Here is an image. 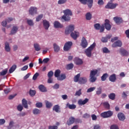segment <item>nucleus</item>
<instances>
[{"label":"nucleus","instance_id":"22","mask_svg":"<svg viewBox=\"0 0 129 129\" xmlns=\"http://www.w3.org/2000/svg\"><path fill=\"white\" fill-rule=\"evenodd\" d=\"M75 62L76 65H82L83 61L79 58H75Z\"/></svg>","mask_w":129,"mask_h":129},{"label":"nucleus","instance_id":"44","mask_svg":"<svg viewBox=\"0 0 129 129\" xmlns=\"http://www.w3.org/2000/svg\"><path fill=\"white\" fill-rule=\"evenodd\" d=\"M90 82L93 83V82H95V81H96V79H97V78L95 77L92 76H90Z\"/></svg>","mask_w":129,"mask_h":129},{"label":"nucleus","instance_id":"49","mask_svg":"<svg viewBox=\"0 0 129 129\" xmlns=\"http://www.w3.org/2000/svg\"><path fill=\"white\" fill-rule=\"evenodd\" d=\"M42 18H43V14H40V15H38V17H37L36 18V21L40 22V21H41V20H42Z\"/></svg>","mask_w":129,"mask_h":129},{"label":"nucleus","instance_id":"25","mask_svg":"<svg viewBox=\"0 0 129 129\" xmlns=\"http://www.w3.org/2000/svg\"><path fill=\"white\" fill-rule=\"evenodd\" d=\"M87 4L88 6L89 9H91L92 6H93V0H86Z\"/></svg>","mask_w":129,"mask_h":129},{"label":"nucleus","instance_id":"46","mask_svg":"<svg viewBox=\"0 0 129 129\" xmlns=\"http://www.w3.org/2000/svg\"><path fill=\"white\" fill-rule=\"evenodd\" d=\"M95 89H96V87H91V88L88 89L87 92V93L92 92V91H94V90H95Z\"/></svg>","mask_w":129,"mask_h":129},{"label":"nucleus","instance_id":"37","mask_svg":"<svg viewBox=\"0 0 129 129\" xmlns=\"http://www.w3.org/2000/svg\"><path fill=\"white\" fill-rule=\"evenodd\" d=\"M33 113L35 115L40 114L41 113V110L39 109L35 108L33 110Z\"/></svg>","mask_w":129,"mask_h":129},{"label":"nucleus","instance_id":"58","mask_svg":"<svg viewBox=\"0 0 129 129\" xmlns=\"http://www.w3.org/2000/svg\"><path fill=\"white\" fill-rule=\"evenodd\" d=\"M110 129H119L118 128V126L115 124H113L111 125V126L110 127Z\"/></svg>","mask_w":129,"mask_h":129},{"label":"nucleus","instance_id":"41","mask_svg":"<svg viewBox=\"0 0 129 129\" xmlns=\"http://www.w3.org/2000/svg\"><path fill=\"white\" fill-rule=\"evenodd\" d=\"M97 95H100L101 93H102V89L101 87H99L97 89V91L96 92Z\"/></svg>","mask_w":129,"mask_h":129},{"label":"nucleus","instance_id":"42","mask_svg":"<svg viewBox=\"0 0 129 129\" xmlns=\"http://www.w3.org/2000/svg\"><path fill=\"white\" fill-rule=\"evenodd\" d=\"M98 72V71L97 70H96L95 71H91L90 72V76H94L95 77L96 74H97Z\"/></svg>","mask_w":129,"mask_h":129},{"label":"nucleus","instance_id":"20","mask_svg":"<svg viewBox=\"0 0 129 129\" xmlns=\"http://www.w3.org/2000/svg\"><path fill=\"white\" fill-rule=\"evenodd\" d=\"M52 110L55 111V112H57L58 113L61 112L60 106H59V105H55L52 108Z\"/></svg>","mask_w":129,"mask_h":129},{"label":"nucleus","instance_id":"3","mask_svg":"<svg viewBox=\"0 0 129 129\" xmlns=\"http://www.w3.org/2000/svg\"><path fill=\"white\" fill-rule=\"evenodd\" d=\"M95 47V43H93L92 45H91L90 46H89L88 48H87L85 50V53L86 56H87V57H89V58H90V57L92 56V50L94 49Z\"/></svg>","mask_w":129,"mask_h":129},{"label":"nucleus","instance_id":"31","mask_svg":"<svg viewBox=\"0 0 129 129\" xmlns=\"http://www.w3.org/2000/svg\"><path fill=\"white\" fill-rule=\"evenodd\" d=\"M103 106L106 109H110V105L108 102H105L103 103Z\"/></svg>","mask_w":129,"mask_h":129},{"label":"nucleus","instance_id":"21","mask_svg":"<svg viewBox=\"0 0 129 129\" xmlns=\"http://www.w3.org/2000/svg\"><path fill=\"white\" fill-rule=\"evenodd\" d=\"M18 30H19V28H18V27L16 26H13L11 31L10 35H15V34H16L17 32H18Z\"/></svg>","mask_w":129,"mask_h":129},{"label":"nucleus","instance_id":"8","mask_svg":"<svg viewBox=\"0 0 129 129\" xmlns=\"http://www.w3.org/2000/svg\"><path fill=\"white\" fill-rule=\"evenodd\" d=\"M37 9L36 7H31L29 10V15H31V16L36 15V14H37Z\"/></svg>","mask_w":129,"mask_h":129},{"label":"nucleus","instance_id":"39","mask_svg":"<svg viewBox=\"0 0 129 129\" xmlns=\"http://www.w3.org/2000/svg\"><path fill=\"white\" fill-rule=\"evenodd\" d=\"M67 105H68L69 108L70 109H75V108H76V105L75 104H69V103H68L67 104Z\"/></svg>","mask_w":129,"mask_h":129},{"label":"nucleus","instance_id":"45","mask_svg":"<svg viewBox=\"0 0 129 129\" xmlns=\"http://www.w3.org/2000/svg\"><path fill=\"white\" fill-rule=\"evenodd\" d=\"M15 122L13 121H11L9 123V126L7 127V129H12L14 126Z\"/></svg>","mask_w":129,"mask_h":129},{"label":"nucleus","instance_id":"64","mask_svg":"<svg viewBox=\"0 0 129 129\" xmlns=\"http://www.w3.org/2000/svg\"><path fill=\"white\" fill-rule=\"evenodd\" d=\"M101 127L99 124H96L94 125V129H100Z\"/></svg>","mask_w":129,"mask_h":129},{"label":"nucleus","instance_id":"5","mask_svg":"<svg viewBox=\"0 0 129 129\" xmlns=\"http://www.w3.org/2000/svg\"><path fill=\"white\" fill-rule=\"evenodd\" d=\"M118 6L117 3L113 4V3H108L105 7V9H109L110 10H113Z\"/></svg>","mask_w":129,"mask_h":129},{"label":"nucleus","instance_id":"11","mask_svg":"<svg viewBox=\"0 0 129 129\" xmlns=\"http://www.w3.org/2000/svg\"><path fill=\"white\" fill-rule=\"evenodd\" d=\"M75 122V118L73 116H71L69 118V120L67 122L68 125H71Z\"/></svg>","mask_w":129,"mask_h":129},{"label":"nucleus","instance_id":"35","mask_svg":"<svg viewBox=\"0 0 129 129\" xmlns=\"http://www.w3.org/2000/svg\"><path fill=\"white\" fill-rule=\"evenodd\" d=\"M108 77V74L107 73L104 74L101 77V79L102 81H105L106 80V78Z\"/></svg>","mask_w":129,"mask_h":129},{"label":"nucleus","instance_id":"52","mask_svg":"<svg viewBox=\"0 0 129 129\" xmlns=\"http://www.w3.org/2000/svg\"><path fill=\"white\" fill-rule=\"evenodd\" d=\"M23 109H24V107H23V106H22V105L19 104L18 105L17 110H18V111H22Z\"/></svg>","mask_w":129,"mask_h":129},{"label":"nucleus","instance_id":"38","mask_svg":"<svg viewBox=\"0 0 129 129\" xmlns=\"http://www.w3.org/2000/svg\"><path fill=\"white\" fill-rule=\"evenodd\" d=\"M108 97L109 99H111V100H114V99H115V94L113 93H110L108 95Z\"/></svg>","mask_w":129,"mask_h":129},{"label":"nucleus","instance_id":"26","mask_svg":"<svg viewBox=\"0 0 129 129\" xmlns=\"http://www.w3.org/2000/svg\"><path fill=\"white\" fill-rule=\"evenodd\" d=\"M57 79L59 81H62L64 79H66V75L62 74L60 76H59Z\"/></svg>","mask_w":129,"mask_h":129},{"label":"nucleus","instance_id":"62","mask_svg":"<svg viewBox=\"0 0 129 129\" xmlns=\"http://www.w3.org/2000/svg\"><path fill=\"white\" fill-rule=\"evenodd\" d=\"M5 123L6 120H5V119H0V125H3V124H5Z\"/></svg>","mask_w":129,"mask_h":129},{"label":"nucleus","instance_id":"30","mask_svg":"<svg viewBox=\"0 0 129 129\" xmlns=\"http://www.w3.org/2000/svg\"><path fill=\"white\" fill-rule=\"evenodd\" d=\"M22 105H23L24 108H28V102L25 99H22Z\"/></svg>","mask_w":129,"mask_h":129},{"label":"nucleus","instance_id":"23","mask_svg":"<svg viewBox=\"0 0 129 129\" xmlns=\"http://www.w3.org/2000/svg\"><path fill=\"white\" fill-rule=\"evenodd\" d=\"M38 88L41 92H46L47 89H46V87H45L44 85H40L38 87Z\"/></svg>","mask_w":129,"mask_h":129},{"label":"nucleus","instance_id":"51","mask_svg":"<svg viewBox=\"0 0 129 129\" xmlns=\"http://www.w3.org/2000/svg\"><path fill=\"white\" fill-rule=\"evenodd\" d=\"M27 22L29 26H34V22L32 20H27Z\"/></svg>","mask_w":129,"mask_h":129},{"label":"nucleus","instance_id":"10","mask_svg":"<svg viewBox=\"0 0 129 129\" xmlns=\"http://www.w3.org/2000/svg\"><path fill=\"white\" fill-rule=\"evenodd\" d=\"M53 26L55 29H61V28H63V25L57 21L54 22Z\"/></svg>","mask_w":129,"mask_h":129},{"label":"nucleus","instance_id":"63","mask_svg":"<svg viewBox=\"0 0 129 129\" xmlns=\"http://www.w3.org/2000/svg\"><path fill=\"white\" fill-rule=\"evenodd\" d=\"M101 41H102V42H103V43H106L108 41L107 38L102 37Z\"/></svg>","mask_w":129,"mask_h":129},{"label":"nucleus","instance_id":"34","mask_svg":"<svg viewBox=\"0 0 129 129\" xmlns=\"http://www.w3.org/2000/svg\"><path fill=\"white\" fill-rule=\"evenodd\" d=\"M61 73V71L60 70H56L54 72V76L57 79L58 77L60 76V74Z\"/></svg>","mask_w":129,"mask_h":129},{"label":"nucleus","instance_id":"56","mask_svg":"<svg viewBox=\"0 0 129 129\" xmlns=\"http://www.w3.org/2000/svg\"><path fill=\"white\" fill-rule=\"evenodd\" d=\"M38 76H39V73H36L33 77V78H32L33 80H36L37 78H38Z\"/></svg>","mask_w":129,"mask_h":129},{"label":"nucleus","instance_id":"6","mask_svg":"<svg viewBox=\"0 0 129 129\" xmlns=\"http://www.w3.org/2000/svg\"><path fill=\"white\" fill-rule=\"evenodd\" d=\"M81 46L83 49H85V48H87V46H88V42H87L86 38L84 37H83L82 38Z\"/></svg>","mask_w":129,"mask_h":129},{"label":"nucleus","instance_id":"2","mask_svg":"<svg viewBox=\"0 0 129 129\" xmlns=\"http://www.w3.org/2000/svg\"><path fill=\"white\" fill-rule=\"evenodd\" d=\"M64 15L61 17V20H63L64 22H69L71 18L70 16H72V12L69 9L63 11Z\"/></svg>","mask_w":129,"mask_h":129},{"label":"nucleus","instance_id":"61","mask_svg":"<svg viewBox=\"0 0 129 129\" xmlns=\"http://www.w3.org/2000/svg\"><path fill=\"white\" fill-rule=\"evenodd\" d=\"M75 122L76 123H81V122H82V121L79 118H76L75 119Z\"/></svg>","mask_w":129,"mask_h":129},{"label":"nucleus","instance_id":"43","mask_svg":"<svg viewBox=\"0 0 129 129\" xmlns=\"http://www.w3.org/2000/svg\"><path fill=\"white\" fill-rule=\"evenodd\" d=\"M29 93L30 96H35V95H36V91L30 89Z\"/></svg>","mask_w":129,"mask_h":129},{"label":"nucleus","instance_id":"32","mask_svg":"<svg viewBox=\"0 0 129 129\" xmlns=\"http://www.w3.org/2000/svg\"><path fill=\"white\" fill-rule=\"evenodd\" d=\"M45 105L46 108H51L53 106V104L48 101H45Z\"/></svg>","mask_w":129,"mask_h":129},{"label":"nucleus","instance_id":"19","mask_svg":"<svg viewBox=\"0 0 129 129\" xmlns=\"http://www.w3.org/2000/svg\"><path fill=\"white\" fill-rule=\"evenodd\" d=\"M109 80L111 82H115V80H116V75L113 74L110 75L109 77Z\"/></svg>","mask_w":129,"mask_h":129},{"label":"nucleus","instance_id":"12","mask_svg":"<svg viewBox=\"0 0 129 129\" xmlns=\"http://www.w3.org/2000/svg\"><path fill=\"white\" fill-rule=\"evenodd\" d=\"M88 101H89V99H88V98H86L84 100L80 99L78 101V104H79V105H84V104H86V103H87Z\"/></svg>","mask_w":129,"mask_h":129},{"label":"nucleus","instance_id":"27","mask_svg":"<svg viewBox=\"0 0 129 129\" xmlns=\"http://www.w3.org/2000/svg\"><path fill=\"white\" fill-rule=\"evenodd\" d=\"M53 48L54 52H56V53H58V52L60 51V47H59L56 43L53 44Z\"/></svg>","mask_w":129,"mask_h":129},{"label":"nucleus","instance_id":"7","mask_svg":"<svg viewBox=\"0 0 129 129\" xmlns=\"http://www.w3.org/2000/svg\"><path fill=\"white\" fill-rule=\"evenodd\" d=\"M73 44V43L71 41L66 42L63 46L64 51H69V50L71 49V46H72Z\"/></svg>","mask_w":129,"mask_h":129},{"label":"nucleus","instance_id":"9","mask_svg":"<svg viewBox=\"0 0 129 129\" xmlns=\"http://www.w3.org/2000/svg\"><path fill=\"white\" fill-rule=\"evenodd\" d=\"M122 46V42L120 40H117L112 44L113 48H116V47H121Z\"/></svg>","mask_w":129,"mask_h":129},{"label":"nucleus","instance_id":"28","mask_svg":"<svg viewBox=\"0 0 129 129\" xmlns=\"http://www.w3.org/2000/svg\"><path fill=\"white\" fill-rule=\"evenodd\" d=\"M34 47L35 51H37V52H39L41 50V47H40V45L38 43H34Z\"/></svg>","mask_w":129,"mask_h":129},{"label":"nucleus","instance_id":"13","mask_svg":"<svg viewBox=\"0 0 129 129\" xmlns=\"http://www.w3.org/2000/svg\"><path fill=\"white\" fill-rule=\"evenodd\" d=\"M113 20L115 23H116L117 25H120V24L122 23L123 22L122 19L118 17H114Z\"/></svg>","mask_w":129,"mask_h":129},{"label":"nucleus","instance_id":"29","mask_svg":"<svg viewBox=\"0 0 129 129\" xmlns=\"http://www.w3.org/2000/svg\"><path fill=\"white\" fill-rule=\"evenodd\" d=\"M79 79H80V74H78L75 76L74 78V82H79Z\"/></svg>","mask_w":129,"mask_h":129},{"label":"nucleus","instance_id":"40","mask_svg":"<svg viewBox=\"0 0 129 129\" xmlns=\"http://www.w3.org/2000/svg\"><path fill=\"white\" fill-rule=\"evenodd\" d=\"M92 17V15H91L90 13H88L86 14V19L87 20V21H90V20H91Z\"/></svg>","mask_w":129,"mask_h":129},{"label":"nucleus","instance_id":"33","mask_svg":"<svg viewBox=\"0 0 129 129\" xmlns=\"http://www.w3.org/2000/svg\"><path fill=\"white\" fill-rule=\"evenodd\" d=\"M17 69V65L14 64L9 70V73L12 74Z\"/></svg>","mask_w":129,"mask_h":129},{"label":"nucleus","instance_id":"50","mask_svg":"<svg viewBox=\"0 0 129 129\" xmlns=\"http://www.w3.org/2000/svg\"><path fill=\"white\" fill-rule=\"evenodd\" d=\"M53 75H54V73L52 71H49L47 74L48 78H51Z\"/></svg>","mask_w":129,"mask_h":129},{"label":"nucleus","instance_id":"60","mask_svg":"<svg viewBox=\"0 0 129 129\" xmlns=\"http://www.w3.org/2000/svg\"><path fill=\"white\" fill-rule=\"evenodd\" d=\"M48 129H58V126L56 125H49Z\"/></svg>","mask_w":129,"mask_h":129},{"label":"nucleus","instance_id":"48","mask_svg":"<svg viewBox=\"0 0 129 129\" xmlns=\"http://www.w3.org/2000/svg\"><path fill=\"white\" fill-rule=\"evenodd\" d=\"M103 53H105V54H107L108 53H110V50H108V48L106 47H104L102 48Z\"/></svg>","mask_w":129,"mask_h":129},{"label":"nucleus","instance_id":"57","mask_svg":"<svg viewBox=\"0 0 129 129\" xmlns=\"http://www.w3.org/2000/svg\"><path fill=\"white\" fill-rule=\"evenodd\" d=\"M67 2V0H59L58 1V5H63V4H65Z\"/></svg>","mask_w":129,"mask_h":129},{"label":"nucleus","instance_id":"36","mask_svg":"<svg viewBox=\"0 0 129 129\" xmlns=\"http://www.w3.org/2000/svg\"><path fill=\"white\" fill-rule=\"evenodd\" d=\"M74 67V65L73 63H71L67 65L66 69H67V70H71L72 69H73Z\"/></svg>","mask_w":129,"mask_h":129},{"label":"nucleus","instance_id":"53","mask_svg":"<svg viewBox=\"0 0 129 129\" xmlns=\"http://www.w3.org/2000/svg\"><path fill=\"white\" fill-rule=\"evenodd\" d=\"M43 106V104L41 102H37L36 104V107L38 108H41Z\"/></svg>","mask_w":129,"mask_h":129},{"label":"nucleus","instance_id":"55","mask_svg":"<svg viewBox=\"0 0 129 129\" xmlns=\"http://www.w3.org/2000/svg\"><path fill=\"white\" fill-rule=\"evenodd\" d=\"M7 73H8V69H6L5 70L2 71L1 72V76H5Z\"/></svg>","mask_w":129,"mask_h":129},{"label":"nucleus","instance_id":"59","mask_svg":"<svg viewBox=\"0 0 129 129\" xmlns=\"http://www.w3.org/2000/svg\"><path fill=\"white\" fill-rule=\"evenodd\" d=\"M83 117L84 118H89V117H90V115L87 113H86L83 115Z\"/></svg>","mask_w":129,"mask_h":129},{"label":"nucleus","instance_id":"47","mask_svg":"<svg viewBox=\"0 0 129 129\" xmlns=\"http://www.w3.org/2000/svg\"><path fill=\"white\" fill-rule=\"evenodd\" d=\"M82 90V89H80L78 91H77L76 92L75 96H80V95H81V94H82V92H81Z\"/></svg>","mask_w":129,"mask_h":129},{"label":"nucleus","instance_id":"24","mask_svg":"<svg viewBox=\"0 0 129 129\" xmlns=\"http://www.w3.org/2000/svg\"><path fill=\"white\" fill-rule=\"evenodd\" d=\"M5 49L6 52H11V47H10V43H9V42H5Z\"/></svg>","mask_w":129,"mask_h":129},{"label":"nucleus","instance_id":"4","mask_svg":"<svg viewBox=\"0 0 129 129\" xmlns=\"http://www.w3.org/2000/svg\"><path fill=\"white\" fill-rule=\"evenodd\" d=\"M113 114V112L110 110H109L101 113L100 116H101V117H103V118H107L108 117H110L112 116Z\"/></svg>","mask_w":129,"mask_h":129},{"label":"nucleus","instance_id":"18","mask_svg":"<svg viewBox=\"0 0 129 129\" xmlns=\"http://www.w3.org/2000/svg\"><path fill=\"white\" fill-rule=\"evenodd\" d=\"M117 117L119 120H121L122 121H123V120L125 119V116L124 115V114L122 113H118L117 114Z\"/></svg>","mask_w":129,"mask_h":129},{"label":"nucleus","instance_id":"16","mask_svg":"<svg viewBox=\"0 0 129 129\" xmlns=\"http://www.w3.org/2000/svg\"><path fill=\"white\" fill-rule=\"evenodd\" d=\"M87 82V78L86 77H80L79 79V84H85Z\"/></svg>","mask_w":129,"mask_h":129},{"label":"nucleus","instance_id":"15","mask_svg":"<svg viewBox=\"0 0 129 129\" xmlns=\"http://www.w3.org/2000/svg\"><path fill=\"white\" fill-rule=\"evenodd\" d=\"M43 24L45 30H48L49 29V27H50V23L49 21L44 20L43 21Z\"/></svg>","mask_w":129,"mask_h":129},{"label":"nucleus","instance_id":"1","mask_svg":"<svg viewBox=\"0 0 129 129\" xmlns=\"http://www.w3.org/2000/svg\"><path fill=\"white\" fill-rule=\"evenodd\" d=\"M75 27L73 25H69L66 29L65 30V34L66 35H69L70 33H71V36L74 40H77V38L79 37V32L75 31L73 32V31H74Z\"/></svg>","mask_w":129,"mask_h":129},{"label":"nucleus","instance_id":"14","mask_svg":"<svg viewBox=\"0 0 129 129\" xmlns=\"http://www.w3.org/2000/svg\"><path fill=\"white\" fill-rule=\"evenodd\" d=\"M105 28L108 31H109L111 29V26L109 24V20L108 19L105 20Z\"/></svg>","mask_w":129,"mask_h":129},{"label":"nucleus","instance_id":"54","mask_svg":"<svg viewBox=\"0 0 129 129\" xmlns=\"http://www.w3.org/2000/svg\"><path fill=\"white\" fill-rule=\"evenodd\" d=\"M94 28L96 30H100V24L97 23L94 24Z\"/></svg>","mask_w":129,"mask_h":129},{"label":"nucleus","instance_id":"17","mask_svg":"<svg viewBox=\"0 0 129 129\" xmlns=\"http://www.w3.org/2000/svg\"><path fill=\"white\" fill-rule=\"evenodd\" d=\"M120 53L122 56H128L129 54L128 51L124 49H120Z\"/></svg>","mask_w":129,"mask_h":129}]
</instances>
